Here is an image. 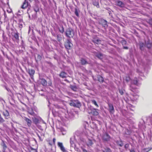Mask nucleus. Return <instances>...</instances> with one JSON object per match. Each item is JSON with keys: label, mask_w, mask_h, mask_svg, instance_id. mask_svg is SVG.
Listing matches in <instances>:
<instances>
[{"label": "nucleus", "mask_w": 152, "mask_h": 152, "mask_svg": "<svg viewBox=\"0 0 152 152\" xmlns=\"http://www.w3.org/2000/svg\"><path fill=\"white\" fill-rule=\"evenodd\" d=\"M75 135L76 136L77 141L83 145L86 144V140L83 137V134L80 132L76 131L75 132Z\"/></svg>", "instance_id": "f257e3e1"}, {"label": "nucleus", "mask_w": 152, "mask_h": 152, "mask_svg": "<svg viewBox=\"0 0 152 152\" xmlns=\"http://www.w3.org/2000/svg\"><path fill=\"white\" fill-rule=\"evenodd\" d=\"M65 34L68 38H72L74 35V30L71 28H68L66 30Z\"/></svg>", "instance_id": "f03ea898"}, {"label": "nucleus", "mask_w": 152, "mask_h": 152, "mask_svg": "<svg viewBox=\"0 0 152 152\" xmlns=\"http://www.w3.org/2000/svg\"><path fill=\"white\" fill-rule=\"evenodd\" d=\"M76 140L77 141V139L76 138V136L75 135L73 137H71L70 140V142L71 144V148L70 150L71 151H72V150L74 149L75 150V145L74 143V141Z\"/></svg>", "instance_id": "7ed1b4c3"}, {"label": "nucleus", "mask_w": 152, "mask_h": 152, "mask_svg": "<svg viewBox=\"0 0 152 152\" xmlns=\"http://www.w3.org/2000/svg\"><path fill=\"white\" fill-rule=\"evenodd\" d=\"M69 104L71 106L77 107H80L81 106L80 102L77 100H73L71 101Z\"/></svg>", "instance_id": "20e7f679"}, {"label": "nucleus", "mask_w": 152, "mask_h": 152, "mask_svg": "<svg viewBox=\"0 0 152 152\" xmlns=\"http://www.w3.org/2000/svg\"><path fill=\"white\" fill-rule=\"evenodd\" d=\"M72 44L71 42V40L67 39L66 41L64 43L65 48L67 50H70L72 47Z\"/></svg>", "instance_id": "39448f33"}, {"label": "nucleus", "mask_w": 152, "mask_h": 152, "mask_svg": "<svg viewBox=\"0 0 152 152\" xmlns=\"http://www.w3.org/2000/svg\"><path fill=\"white\" fill-rule=\"evenodd\" d=\"M4 117V119H8L10 117L9 111L7 110H4L3 111H1Z\"/></svg>", "instance_id": "423d86ee"}, {"label": "nucleus", "mask_w": 152, "mask_h": 152, "mask_svg": "<svg viewBox=\"0 0 152 152\" xmlns=\"http://www.w3.org/2000/svg\"><path fill=\"white\" fill-rule=\"evenodd\" d=\"M80 61L81 64L82 65H85L86 64H89L90 63V61L83 58H80Z\"/></svg>", "instance_id": "0eeeda50"}, {"label": "nucleus", "mask_w": 152, "mask_h": 152, "mask_svg": "<svg viewBox=\"0 0 152 152\" xmlns=\"http://www.w3.org/2000/svg\"><path fill=\"white\" fill-rule=\"evenodd\" d=\"M98 110L95 108H91V111L89 112V113L94 116H97L99 115V113L98 111Z\"/></svg>", "instance_id": "6e6552de"}, {"label": "nucleus", "mask_w": 152, "mask_h": 152, "mask_svg": "<svg viewBox=\"0 0 152 152\" xmlns=\"http://www.w3.org/2000/svg\"><path fill=\"white\" fill-rule=\"evenodd\" d=\"M145 45L148 49H150L152 47V42L149 39L145 41Z\"/></svg>", "instance_id": "1a4fd4ad"}, {"label": "nucleus", "mask_w": 152, "mask_h": 152, "mask_svg": "<svg viewBox=\"0 0 152 152\" xmlns=\"http://www.w3.org/2000/svg\"><path fill=\"white\" fill-rule=\"evenodd\" d=\"M58 145L61 151L63 152H68L65 149L64 147V146L62 142H58Z\"/></svg>", "instance_id": "9d476101"}, {"label": "nucleus", "mask_w": 152, "mask_h": 152, "mask_svg": "<svg viewBox=\"0 0 152 152\" xmlns=\"http://www.w3.org/2000/svg\"><path fill=\"white\" fill-rule=\"evenodd\" d=\"M109 111L110 114H113L115 112V110L113 104L111 103H108Z\"/></svg>", "instance_id": "9b49d317"}, {"label": "nucleus", "mask_w": 152, "mask_h": 152, "mask_svg": "<svg viewBox=\"0 0 152 152\" xmlns=\"http://www.w3.org/2000/svg\"><path fill=\"white\" fill-rule=\"evenodd\" d=\"M121 43L123 46V48L124 49H128V47L126 46L127 44V42L124 38H122V39L121 41Z\"/></svg>", "instance_id": "f8f14e48"}, {"label": "nucleus", "mask_w": 152, "mask_h": 152, "mask_svg": "<svg viewBox=\"0 0 152 152\" xmlns=\"http://www.w3.org/2000/svg\"><path fill=\"white\" fill-rule=\"evenodd\" d=\"M24 119L25 121L28 126L29 127H31L32 123V121L26 117H24Z\"/></svg>", "instance_id": "ddd939ff"}, {"label": "nucleus", "mask_w": 152, "mask_h": 152, "mask_svg": "<svg viewBox=\"0 0 152 152\" xmlns=\"http://www.w3.org/2000/svg\"><path fill=\"white\" fill-rule=\"evenodd\" d=\"M102 138L104 141H108L110 140V137L107 133H106L103 135Z\"/></svg>", "instance_id": "4468645a"}, {"label": "nucleus", "mask_w": 152, "mask_h": 152, "mask_svg": "<svg viewBox=\"0 0 152 152\" xmlns=\"http://www.w3.org/2000/svg\"><path fill=\"white\" fill-rule=\"evenodd\" d=\"M94 140L92 138H88L86 144L88 146H92L94 144L93 141Z\"/></svg>", "instance_id": "2eb2a0df"}, {"label": "nucleus", "mask_w": 152, "mask_h": 152, "mask_svg": "<svg viewBox=\"0 0 152 152\" xmlns=\"http://www.w3.org/2000/svg\"><path fill=\"white\" fill-rule=\"evenodd\" d=\"M29 74L31 78L32 79L33 77V75L35 73V71L33 69H28V71H27Z\"/></svg>", "instance_id": "dca6fc26"}, {"label": "nucleus", "mask_w": 152, "mask_h": 152, "mask_svg": "<svg viewBox=\"0 0 152 152\" xmlns=\"http://www.w3.org/2000/svg\"><path fill=\"white\" fill-rule=\"evenodd\" d=\"M116 5L121 7L123 8L124 7V4L123 2L120 0L117 1L116 2Z\"/></svg>", "instance_id": "f3484780"}, {"label": "nucleus", "mask_w": 152, "mask_h": 152, "mask_svg": "<svg viewBox=\"0 0 152 152\" xmlns=\"http://www.w3.org/2000/svg\"><path fill=\"white\" fill-rule=\"evenodd\" d=\"M100 23L103 26L105 27L106 26H107V21L104 19L101 18L100 19Z\"/></svg>", "instance_id": "a211bd4d"}, {"label": "nucleus", "mask_w": 152, "mask_h": 152, "mask_svg": "<svg viewBox=\"0 0 152 152\" xmlns=\"http://www.w3.org/2000/svg\"><path fill=\"white\" fill-rule=\"evenodd\" d=\"M37 115H36L35 116H34L32 117L33 122L36 124L39 123V119L37 118Z\"/></svg>", "instance_id": "6ab92c4d"}, {"label": "nucleus", "mask_w": 152, "mask_h": 152, "mask_svg": "<svg viewBox=\"0 0 152 152\" xmlns=\"http://www.w3.org/2000/svg\"><path fill=\"white\" fill-rule=\"evenodd\" d=\"M28 2L26 0H25L23 4L21 6V8L23 9H26L28 6Z\"/></svg>", "instance_id": "aec40b11"}, {"label": "nucleus", "mask_w": 152, "mask_h": 152, "mask_svg": "<svg viewBox=\"0 0 152 152\" xmlns=\"http://www.w3.org/2000/svg\"><path fill=\"white\" fill-rule=\"evenodd\" d=\"M67 75V74L65 72L62 71L61 72L59 76L63 78H66Z\"/></svg>", "instance_id": "412c9836"}, {"label": "nucleus", "mask_w": 152, "mask_h": 152, "mask_svg": "<svg viewBox=\"0 0 152 152\" xmlns=\"http://www.w3.org/2000/svg\"><path fill=\"white\" fill-rule=\"evenodd\" d=\"M1 145L3 147V149L2 151L3 152H6L5 151L7 148V146L6 145L4 141L2 140V142L1 143Z\"/></svg>", "instance_id": "4be33fe9"}, {"label": "nucleus", "mask_w": 152, "mask_h": 152, "mask_svg": "<svg viewBox=\"0 0 152 152\" xmlns=\"http://www.w3.org/2000/svg\"><path fill=\"white\" fill-rule=\"evenodd\" d=\"M96 56L100 59H102L103 57V54L101 53H98L96 54Z\"/></svg>", "instance_id": "5701e85b"}, {"label": "nucleus", "mask_w": 152, "mask_h": 152, "mask_svg": "<svg viewBox=\"0 0 152 152\" xmlns=\"http://www.w3.org/2000/svg\"><path fill=\"white\" fill-rule=\"evenodd\" d=\"M41 83L44 86H46L47 85V81L44 78L41 79Z\"/></svg>", "instance_id": "b1692460"}, {"label": "nucleus", "mask_w": 152, "mask_h": 152, "mask_svg": "<svg viewBox=\"0 0 152 152\" xmlns=\"http://www.w3.org/2000/svg\"><path fill=\"white\" fill-rule=\"evenodd\" d=\"M37 58H36V55L35 56V60L37 62L38 61H40L42 59V56L39 54H37Z\"/></svg>", "instance_id": "393cba45"}, {"label": "nucleus", "mask_w": 152, "mask_h": 152, "mask_svg": "<svg viewBox=\"0 0 152 152\" xmlns=\"http://www.w3.org/2000/svg\"><path fill=\"white\" fill-rule=\"evenodd\" d=\"M116 142L118 145L120 147H122L124 145L122 141L121 140H117L116 141Z\"/></svg>", "instance_id": "a878e982"}, {"label": "nucleus", "mask_w": 152, "mask_h": 152, "mask_svg": "<svg viewBox=\"0 0 152 152\" xmlns=\"http://www.w3.org/2000/svg\"><path fill=\"white\" fill-rule=\"evenodd\" d=\"M145 46V45L144 43L142 42L140 43V48L142 51L144 50Z\"/></svg>", "instance_id": "bb28decb"}, {"label": "nucleus", "mask_w": 152, "mask_h": 152, "mask_svg": "<svg viewBox=\"0 0 152 152\" xmlns=\"http://www.w3.org/2000/svg\"><path fill=\"white\" fill-rule=\"evenodd\" d=\"M97 78L98 81L100 83H103L104 81L103 77L100 75L98 76Z\"/></svg>", "instance_id": "cd10ccee"}, {"label": "nucleus", "mask_w": 152, "mask_h": 152, "mask_svg": "<svg viewBox=\"0 0 152 152\" xmlns=\"http://www.w3.org/2000/svg\"><path fill=\"white\" fill-rule=\"evenodd\" d=\"M28 113L33 116H35L37 115L34 113V112L33 111V110L31 109V110L29 109L28 111Z\"/></svg>", "instance_id": "c85d7f7f"}, {"label": "nucleus", "mask_w": 152, "mask_h": 152, "mask_svg": "<svg viewBox=\"0 0 152 152\" xmlns=\"http://www.w3.org/2000/svg\"><path fill=\"white\" fill-rule=\"evenodd\" d=\"M45 64H47V66L50 67H52L53 66V65L50 62L48 61H46L45 62Z\"/></svg>", "instance_id": "c756f323"}, {"label": "nucleus", "mask_w": 152, "mask_h": 152, "mask_svg": "<svg viewBox=\"0 0 152 152\" xmlns=\"http://www.w3.org/2000/svg\"><path fill=\"white\" fill-rule=\"evenodd\" d=\"M57 39L58 41L60 42L62 39V37L61 35L60 34H57Z\"/></svg>", "instance_id": "7c9ffc66"}, {"label": "nucleus", "mask_w": 152, "mask_h": 152, "mask_svg": "<svg viewBox=\"0 0 152 152\" xmlns=\"http://www.w3.org/2000/svg\"><path fill=\"white\" fill-rule=\"evenodd\" d=\"M132 83L134 85L138 86V82L137 79V78H135L132 81Z\"/></svg>", "instance_id": "2f4dec72"}, {"label": "nucleus", "mask_w": 152, "mask_h": 152, "mask_svg": "<svg viewBox=\"0 0 152 152\" xmlns=\"http://www.w3.org/2000/svg\"><path fill=\"white\" fill-rule=\"evenodd\" d=\"M70 88L73 91H77V87L75 85H70Z\"/></svg>", "instance_id": "473e14b6"}, {"label": "nucleus", "mask_w": 152, "mask_h": 152, "mask_svg": "<svg viewBox=\"0 0 152 152\" xmlns=\"http://www.w3.org/2000/svg\"><path fill=\"white\" fill-rule=\"evenodd\" d=\"M60 27L58 28L59 31L61 33H63L64 31V28L63 25L60 26Z\"/></svg>", "instance_id": "72a5a7b5"}, {"label": "nucleus", "mask_w": 152, "mask_h": 152, "mask_svg": "<svg viewBox=\"0 0 152 152\" xmlns=\"http://www.w3.org/2000/svg\"><path fill=\"white\" fill-rule=\"evenodd\" d=\"M16 39H19V36L18 32L14 33L13 35H12Z\"/></svg>", "instance_id": "f704fd0d"}, {"label": "nucleus", "mask_w": 152, "mask_h": 152, "mask_svg": "<svg viewBox=\"0 0 152 152\" xmlns=\"http://www.w3.org/2000/svg\"><path fill=\"white\" fill-rule=\"evenodd\" d=\"M47 83L48 84V86H51L52 85V81L49 78H48L47 79Z\"/></svg>", "instance_id": "c9c22d12"}, {"label": "nucleus", "mask_w": 152, "mask_h": 152, "mask_svg": "<svg viewBox=\"0 0 152 152\" xmlns=\"http://www.w3.org/2000/svg\"><path fill=\"white\" fill-rule=\"evenodd\" d=\"M124 132L127 135H129L131 133V131L127 129H125Z\"/></svg>", "instance_id": "e433bc0d"}, {"label": "nucleus", "mask_w": 152, "mask_h": 152, "mask_svg": "<svg viewBox=\"0 0 152 152\" xmlns=\"http://www.w3.org/2000/svg\"><path fill=\"white\" fill-rule=\"evenodd\" d=\"M93 4L96 6L97 8L99 7V4L98 1H95L93 2Z\"/></svg>", "instance_id": "4c0bfd02"}, {"label": "nucleus", "mask_w": 152, "mask_h": 152, "mask_svg": "<svg viewBox=\"0 0 152 152\" xmlns=\"http://www.w3.org/2000/svg\"><path fill=\"white\" fill-rule=\"evenodd\" d=\"M79 10H78L77 8L75 9V15L77 17H79Z\"/></svg>", "instance_id": "58836bf2"}, {"label": "nucleus", "mask_w": 152, "mask_h": 152, "mask_svg": "<svg viewBox=\"0 0 152 152\" xmlns=\"http://www.w3.org/2000/svg\"><path fill=\"white\" fill-rule=\"evenodd\" d=\"M91 102L92 104H94L96 107H99V106L97 103L96 101L94 100H93L91 101Z\"/></svg>", "instance_id": "ea45409f"}, {"label": "nucleus", "mask_w": 152, "mask_h": 152, "mask_svg": "<svg viewBox=\"0 0 152 152\" xmlns=\"http://www.w3.org/2000/svg\"><path fill=\"white\" fill-rule=\"evenodd\" d=\"M119 92L121 95H123L124 94V90L122 88H118Z\"/></svg>", "instance_id": "a19ab883"}, {"label": "nucleus", "mask_w": 152, "mask_h": 152, "mask_svg": "<svg viewBox=\"0 0 152 152\" xmlns=\"http://www.w3.org/2000/svg\"><path fill=\"white\" fill-rule=\"evenodd\" d=\"M101 42V41L98 39H97L96 40H95L94 42L98 45L99 44H100Z\"/></svg>", "instance_id": "79ce46f5"}, {"label": "nucleus", "mask_w": 152, "mask_h": 152, "mask_svg": "<svg viewBox=\"0 0 152 152\" xmlns=\"http://www.w3.org/2000/svg\"><path fill=\"white\" fill-rule=\"evenodd\" d=\"M34 10L37 13V12L39 11V8L37 6H35L34 7Z\"/></svg>", "instance_id": "37998d69"}, {"label": "nucleus", "mask_w": 152, "mask_h": 152, "mask_svg": "<svg viewBox=\"0 0 152 152\" xmlns=\"http://www.w3.org/2000/svg\"><path fill=\"white\" fill-rule=\"evenodd\" d=\"M30 152H37V151L35 149L31 148L29 150Z\"/></svg>", "instance_id": "c03bdc74"}, {"label": "nucleus", "mask_w": 152, "mask_h": 152, "mask_svg": "<svg viewBox=\"0 0 152 152\" xmlns=\"http://www.w3.org/2000/svg\"><path fill=\"white\" fill-rule=\"evenodd\" d=\"M137 72L139 73V74L140 76H142L143 75V74L140 71H139L138 69L137 70Z\"/></svg>", "instance_id": "a18cd8bd"}, {"label": "nucleus", "mask_w": 152, "mask_h": 152, "mask_svg": "<svg viewBox=\"0 0 152 152\" xmlns=\"http://www.w3.org/2000/svg\"><path fill=\"white\" fill-rule=\"evenodd\" d=\"M147 22L150 25H152V18L149 19L147 21Z\"/></svg>", "instance_id": "49530a36"}, {"label": "nucleus", "mask_w": 152, "mask_h": 152, "mask_svg": "<svg viewBox=\"0 0 152 152\" xmlns=\"http://www.w3.org/2000/svg\"><path fill=\"white\" fill-rule=\"evenodd\" d=\"M105 150L106 152H112L111 149L108 148H105Z\"/></svg>", "instance_id": "de8ad7c7"}, {"label": "nucleus", "mask_w": 152, "mask_h": 152, "mask_svg": "<svg viewBox=\"0 0 152 152\" xmlns=\"http://www.w3.org/2000/svg\"><path fill=\"white\" fill-rule=\"evenodd\" d=\"M129 146V144L127 143L126 144L124 145V148L125 149H127L128 148Z\"/></svg>", "instance_id": "09e8293b"}, {"label": "nucleus", "mask_w": 152, "mask_h": 152, "mask_svg": "<svg viewBox=\"0 0 152 152\" xmlns=\"http://www.w3.org/2000/svg\"><path fill=\"white\" fill-rule=\"evenodd\" d=\"M5 88L7 90L8 92H11V91L8 88H7V86H5Z\"/></svg>", "instance_id": "8fccbe9b"}, {"label": "nucleus", "mask_w": 152, "mask_h": 152, "mask_svg": "<svg viewBox=\"0 0 152 152\" xmlns=\"http://www.w3.org/2000/svg\"><path fill=\"white\" fill-rule=\"evenodd\" d=\"M18 12L19 13H20V14H19V15H22V14H23V12L22 11H21V12L20 11V10H19Z\"/></svg>", "instance_id": "3c124183"}, {"label": "nucleus", "mask_w": 152, "mask_h": 152, "mask_svg": "<svg viewBox=\"0 0 152 152\" xmlns=\"http://www.w3.org/2000/svg\"><path fill=\"white\" fill-rule=\"evenodd\" d=\"M36 134H37V136L38 137L39 139L40 140H41V137H40V136H39V134L37 132L36 133Z\"/></svg>", "instance_id": "603ef678"}, {"label": "nucleus", "mask_w": 152, "mask_h": 152, "mask_svg": "<svg viewBox=\"0 0 152 152\" xmlns=\"http://www.w3.org/2000/svg\"><path fill=\"white\" fill-rule=\"evenodd\" d=\"M130 152H135V151L134 149H131L130 150Z\"/></svg>", "instance_id": "864d4df0"}, {"label": "nucleus", "mask_w": 152, "mask_h": 152, "mask_svg": "<svg viewBox=\"0 0 152 152\" xmlns=\"http://www.w3.org/2000/svg\"><path fill=\"white\" fill-rule=\"evenodd\" d=\"M56 139L55 138H53V143L54 144H55V142H56Z\"/></svg>", "instance_id": "5fc2aeb1"}, {"label": "nucleus", "mask_w": 152, "mask_h": 152, "mask_svg": "<svg viewBox=\"0 0 152 152\" xmlns=\"http://www.w3.org/2000/svg\"><path fill=\"white\" fill-rule=\"evenodd\" d=\"M130 80V78L129 77H126V80L127 82L129 81Z\"/></svg>", "instance_id": "6e6d98bb"}, {"label": "nucleus", "mask_w": 152, "mask_h": 152, "mask_svg": "<svg viewBox=\"0 0 152 152\" xmlns=\"http://www.w3.org/2000/svg\"><path fill=\"white\" fill-rule=\"evenodd\" d=\"M65 81L66 82L68 83H70V81L69 80H67V79H65Z\"/></svg>", "instance_id": "4d7b16f0"}, {"label": "nucleus", "mask_w": 152, "mask_h": 152, "mask_svg": "<svg viewBox=\"0 0 152 152\" xmlns=\"http://www.w3.org/2000/svg\"><path fill=\"white\" fill-rule=\"evenodd\" d=\"M0 101H3L4 102V100H3V98L1 97H0Z\"/></svg>", "instance_id": "13d9d810"}, {"label": "nucleus", "mask_w": 152, "mask_h": 152, "mask_svg": "<svg viewBox=\"0 0 152 152\" xmlns=\"http://www.w3.org/2000/svg\"><path fill=\"white\" fill-rule=\"evenodd\" d=\"M66 134V132L64 131V132H62V134L63 135H64Z\"/></svg>", "instance_id": "bf43d9fd"}, {"label": "nucleus", "mask_w": 152, "mask_h": 152, "mask_svg": "<svg viewBox=\"0 0 152 152\" xmlns=\"http://www.w3.org/2000/svg\"><path fill=\"white\" fill-rule=\"evenodd\" d=\"M22 27V24H20L19 26L20 28H21Z\"/></svg>", "instance_id": "052dcab7"}, {"label": "nucleus", "mask_w": 152, "mask_h": 152, "mask_svg": "<svg viewBox=\"0 0 152 152\" xmlns=\"http://www.w3.org/2000/svg\"><path fill=\"white\" fill-rule=\"evenodd\" d=\"M109 15H110V14L111 13V11H110L109 12Z\"/></svg>", "instance_id": "680f3d73"}, {"label": "nucleus", "mask_w": 152, "mask_h": 152, "mask_svg": "<svg viewBox=\"0 0 152 152\" xmlns=\"http://www.w3.org/2000/svg\"><path fill=\"white\" fill-rule=\"evenodd\" d=\"M83 151L84 152H87V151L85 150H83Z\"/></svg>", "instance_id": "e2e57ef3"}, {"label": "nucleus", "mask_w": 152, "mask_h": 152, "mask_svg": "<svg viewBox=\"0 0 152 152\" xmlns=\"http://www.w3.org/2000/svg\"><path fill=\"white\" fill-rule=\"evenodd\" d=\"M41 95L42 96H44V94H41Z\"/></svg>", "instance_id": "0e129e2a"}, {"label": "nucleus", "mask_w": 152, "mask_h": 152, "mask_svg": "<svg viewBox=\"0 0 152 152\" xmlns=\"http://www.w3.org/2000/svg\"><path fill=\"white\" fill-rule=\"evenodd\" d=\"M33 0H29V1H31V2L32 1H33Z\"/></svg>", "instance_id": "69168bd1"}, {"label": "nucleus", "mask_w": 152, "mask_h": 152, "mask_svg": "<svg viewBox=\"0 0 152 152\" xmlns=\"http://www.w3.org/2000/svg\"><path fill=\"white\" fill-rule=\"evenodd\" d=\"M102 151L103 152H106L105 151Z\"/></svg>", "instance_id": "338daca9"}, {"label": "nucleus", "mask_w": 152, "mask_h": 152, "mask_svg": "<svg viewBox=\"0 0 152 152\" xmlns=\"http://www.w3.org/2000/svg\"><path fill=\"white\" fill-rule=\"evenodd\" d=\"M68 76L69 77H70V76H68Z\"/></svg>", "instance_id": "774afa93"}]
</instances>
